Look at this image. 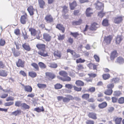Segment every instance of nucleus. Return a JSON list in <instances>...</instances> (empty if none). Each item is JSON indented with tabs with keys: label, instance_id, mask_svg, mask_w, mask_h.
Wrapping results in <instances>:
<instances>
[{
	"label": "nucleus",
	"instance_id": "1",
	"mask_svg": "<svg viewBox=\"0 0 124 124\" xmlns=\"http://www.w3.org/2000/svg\"><path fill=\"white\" fill-rule=\"evenodd\" d=\"M38 49L40 50L38 52V54L44 57L49 56L48 53L46 50V45L43 44H38L36 45Z\"/></svg>",
	"mask_w": 124,
	"mask_h": 124
},
{
	"label": "nucleus",
	"instance_id": "2",
	"mask_svg": "<svg viewBox=\"0 0 124 124\" xmlns=\"http://www.w3.org/2000/svg\"><path fill=\"white\" fill-rule=\"evenodd\" d=\"M29 31L31 32V35L36 36L37 38L38 39H40L41 37L40 31H37L35 29L31 27L29 28Z\"/></svg>",
	"mask_w": 124,
	"mask_h": 124
},
{
	"label": "nucleus",
	"instance_id": "3",
	"mask_svg": "<svg viewBox=\"0 0 124 124\" xmlns=\"http://www.w3.org/2000/svg\"><path fill=\"white\" fill-rule=\"evenodd\" d=\"M23 13L24 15L21 16L20 22L22 24H26L28 20L27 15L25 12H24Z\"/></svg>",
	"mask_w": 124,
	"mask_h": 124
},
{
	"label": "nucleus",
	"instance_id": "4",
	"mask_svg": "<svg viewBox=\"0 0 124 124\" xmlns=\"http://www.w3.org/2000/svg\"><path fill=\"white\" fill-rule=\"evenodd\" d=\"M62 16L65 19H67L69 17L68 15H66V14L69 11L68 9V7L66 5L62 7Z\"/></svg>",
	"mask_w": 124,
	"mask_h": 124
},
{
	"label": "nucleus",
	"instance_id": "5",
	"mask_svg": "<svg viewBox=\"0 0 124 124\" xmlns=\"http://www.w3.org/2000/svg\"><path fill=\"white\" fill-rule=\"evenodd\" d=\"M44 19L47 23H53L54 21V18L52 15L50 14L47 15L45 17Z\"/></svg>",
	"mask_w": 124,
	"mask_h": 124
},
{
	"label": "nucleus",
	"instance_id": "6",
	"mask_svg": "<svg viewBox=\"0 0 124 124\" xmlns=\"http://www.w3.org/2000/svg\"><path fill=\"white\" fill-rule=\"evenodd\" d=\"M123 17L122 16H116L113 18L114 22L116 24H119L122 22Z\"/></svg>",
	"mask_w": 124,
	"mask_h": 124
},
{
	"label": "nucleus",
	"instance_id": "7",
	"mask_svg": "<svg viewBox=\"0 0 124 124\" xmlns=\"http://www.w3.org/2000/svg\"><path fill=\"white\" fill-rule=\"evenodd\" d=\"M113 38V37L111 35L105 36L104 37L103 42L106 45H108L111 43Z\"/></svg>",
	"mask_w": 124,
	"mask_h": 124
},
{
	"label": "nucleus",
	"instance_id": "8",
	"mask_svg": "<svg viewBox=\"0 0 124 124\" xmlns=\"http://www.w3.org/2000/svg\"><path fill=\"white\" fill-rule=\"evenodd\" d=\"M96 9L99 10L103 11L104 8V4L100 2L99 1H97L96 3L95 4Z\"/></svg>",
	"mask_w": 124,
	"mask_h": 124
},
{
	"label": "nucleus",
	"instance_id": "9",
	"mask_svg": "<svg viewBox=\"0 0 124 124\" xmlns=\"http://www.w3.org/2000/svg\"><path fill=\"white\" fill-rule=\"evenodd\" d=\"M22 85L23 87V88L25 92L28 93H31L32 92V88L30 85H24L22 84Z\"/></svg>",
	"mask_w": 124,
	"mask_h": 124
},
{
	"label": "nucleus",
	"instance_id": "10",
	"mask_svg": "<svg viewBox=\"0 0 124 124\" xmlns=\"http://www.w3.org/2000/svg\"><path fill=\"white\" fill-rule=\"evenodd\" d=\"M45 75L46 78L49 80L53 79L55 78L56 77V76L54 74L50 72H46Z\"/></svg>",
	"mask_w": 124,
	"mask_h": 124
},
{
	"label": "nucleus",
	"instance_id": "11",
	"mask_svg": "<svg viewBox=\"0 0 124 124\" xmlns=\"http://www.w3.org/2000/svg\"><path fill=\"white\" fill-rule=\"evenodd\" d=\"M51 37L49 34L44 33L43 34V39L46 41L49 42L51 40Z\"/></svg>",
	"mask_w": 124,
	"mask_h": 124
},
{
	"label": "nucleus",
	"instance_id": "12",
	"mask_svg": "<svg viewBox=\"0 0 124 124\" xmlns=\"http://www.w3.org/2000/svg\"><path fill=\"white\" fill-rule=\"evenodd\" d=\"M16 63L17 66L18 67L23 68L24 67L25 62L23 61L21 59H19L18 61L16 62Z\"/></svg>",
	"mask_w": 124,
	"mask_h": 124
},
{
	"label": "nucleus",
	"instance_id": "13",
	"mask_svg": "<svg viewBox=\"0 0 124 124\" xmlns=\"http://www.w3.org/2000/svg\"><path fill=\"white\" fill-rule=\"evenodd\" d=\"M74 97L70 95H67V97H64L63 102H68L70 100H74Z\"/></svg>",
	"mask_w": 124,
	"mask_h": 124
},
{
	"label": "nucleus",
	"instance_id": "14",
	"mask_svg": "<svg viewBox=\"0 0 124 124\" xmlns=\"http://www.w3.org/2000/svg\"><path fill=\"white\" fill-rule=\"evenodd\" d=\"M99 25L97 23L94 22L91 24L90 29L92 31H95L99 27Z\"/></svg>",
	"mask_w": 124,
	"mask_h": 124
},
{
	"label": "nucleus",
	"instance_id": "15",
	"mask_svg": "<svg viewBox=\"0 0 124 124\" xmlns=\"http://www.w3.org/2000/svg\"><path fill=\"white\" fill-rule=\"evenodd\" d=\"M27 10L30 16H33L34 14V11L35 9L32 6H29L27 8Z\"/></svg>",
	"mask_w": 124,
	"mask_h": 124
},
{
	"label": "nucleus",
	"instance_id": "16",
	"mask_svg": "<svg viewBox=\"0 0 124 124\" xmlns=\"http://www.w3.org/2000/svg\"><path fill=\"white\" fill-rule=\"evenodd\" d=\"M38 4L39 8L44 9L45 7L46 3L44 0H38Z\"/></svg>",
	"mask_w": 124,
	"mask_h": 124
},
{
	"label": "nucleus",
	"instance_id": "17",
	"mask_svg": "<svg viewBox=\"0 0 124 124\" xmlns=\"http://www.w3.org/2000/svg\"><path fill=\"white\" fill-rule=\"evenodd\" d=\"M118 55V54L116 50H114L112 51L110 56V58L111 60H114Z\"/></svg>",
	"mask_w": 124,
	"mask_h": 124
},
{
	"label": "nucleus",
	"instance_id": "18",
	"mask_svg": "<svg viewBox=\"0 0 124 124\" xmlns=\"http://www.w3.org/2000/svg\"><path fill=\"white\" fill-rule=\"evenodd\" d=\"M88 116L89 118L94 120H96L97 119V114L93 112H89L88 114Z\"/></svg>",
	"mask_w": 124,
	"mask_h": 124
},
{
	"label": "nucleus",
	"instance_id": "19",
	"mask_svg": "<svg viewBox=\"0 0 124 124\" xmlns=\"http://www.w3.org/2000/svg\"><path fill=\"white\" fill-rule=\"evenodd\" d=\"M56 28L61 31L62 33H64V32L65 28L62 25L60 24H57L56 25Z\"/></svg>",
	"mask_w": 124,
	"mask_h": 124
},
{
	"label": "nucleus",
	"instance_id": "20",
	"mask_svg": "<svg viewBox=\"0 0 124 124\" xmlns=\"http://www.w3.org/2000/svg\"><path fill=\"white\" fill-rule=\"evenodd\" d=\"M11 50L13 55L15 57H18L20 55L21 53L20 51L16 50L14 47L12 48Z\"/></svg>",
	"mask_w": 124,
	"mask_h": 124
},
{
	"label": "nucleus",
	"instance_id": "21",
	"mask_svg": "<svg viewBox=\"0 0 124 124\" xmlns=\"http://www.w3.org/2000/svg\"><path fill=\"white\" fill-rule=\"evenodd\" d=\"M22 46L24 49L27 51H29L31 50V48L30 45L26 43L23 44L22 45Z\"/></svg>",
	"mask_w": 124,
	"mask_h": 124
},
{
	"label": "nucleus",
	"instance_id": "22",
	"mask_svg": "<svg viewBox=\"0 0 124 124\" xmlns=\"http://www.w3.org/2000/svg\"><path fill=\"white\" fill-rule=\"evenodd\" d=\"M69 5L71 10H74L77 5L76 1L74 0L72 3H70Z\"/></svg>",
	"mask_w": 124,
	"mask_h": 124
},
{
	"label": "nucleus",
	"instance_id": "23",
	"mask_svg": "<svg viewBox=\"0 0 124 124\" xmlns=\"http://www.w3.org/2000/svg\"><path fill=\"white\" fill-rule=\"evenodd\" d=\"M107 103L106 101H104L99 104L98 107L100 109H102L106 108L107 106Z\"/></svg>",
	"mask_w": 124,
	"mask_h": 124
},
{
	"label": "nucleus",
	"instance_id": "24",
	"mask_svg": "<svg viewBox=\"0 0 124 124\" xmlns=\"http://www.w3.org/2000/svg\"><path fill=\"white\" fill-rule=\"evenodd\" d=\"M8 75L7 71L3 70H0V76L3 77H6Z\"/></svg>",
	"mask_w": 124,
	"mask_h": 124
},
{
	"label": "nucleus",
	"instance_id": "25",
	"mask_svg": "<svg viewBox=\"0 0 124 124\" xmlns=\"http://www.w3.org/2000/svg\"><path fill=\"white\" fill-rule=\"evenodd\" d=\"M115 62L120 64H122L124 63V60L122 57L120 56L117 58Z\"/></svg>",
	"mask_w": 124,
	"mask_h": 124
},
{
	"label": "nucleus",
	"instance_id": "26",
	"mask_svg": "<svg viewBox=\"0 0 124 124\" xmlns=\"http://www.w3.org/2000/svg\"><path fill=\"white\" fill-rule=\"evenodd\" d=\"M92 10V9L90 8H89L86 9L85 13L87 16L89 17L91 16L93 14V13L91 11Z\"/></svg>",
	"mask_w": 124,
	"mask_h": 124
},
{
	"label": "nucleus",
	"instance_id": "27",
	"mask_svg": "<svg viewBox=\"0 0 124 124\" xmlns=\"http://www.w3.org/2000/svg\"><path fill=\"white\" fill-rule=\"evenodd\" d=\"M59 79H61L63 81H67L68 82L70 81L71 80V78L67 76L66 77H64L65 78H63L61 77H57Z\"/></svg>",
	"mask_w": 124,
	"mask_h": 124
},
{
	"label": "nucleus",
	"instance_id": "28",
	"mask_svg": "<svg viewBox=\"0 0 124 124\" xmlns=\"http://www.w3.org/2000/svg\"><path fill=\"white\" fill-rule=\"evenodd\" d=\"M82 22V20L81 19H79L78 21H73L72 22L73 25H79L81 24Z\"/></svg>",
	"mask_w": 124,
	"mask_h": 124
},
{
	"label": "nucleus",
	"instance_id": "29",
	"mask_svg": "<svg viewBox=\"0 0 124 124\" xmlns=\"http://www.w3.org/2000/svg\"><path fill=\"white\" fill-rule=\"evenodd\" d=\"M122 37L121 36L117 35L116 39V43L117 44H119L122 40Z\"/></svg>",
	"mask_w": 124,
	"mask_h": 124
},
{
	"label": "nucleus",
	"instance_id": "30",
	"mask_svg": "<svg viewBox=\"0 0 124 124\" xmlns=\"http://www.w3.org/2000/svg\"><path fill=\"white\" fill-rule=\"evenodd\" d=\"M21 108L22 109L24 110L28 109L30 108V107L26 103H22Z\"/></svg>",
	"mask_w": 124,
	"mask_h": 124
},
{
	"label": "nucleus",
	"instance_id": "31",
	"mask_svg": "<svg viewBox=\"0 0 124 124\" xmlns=\"http://www.w3.org/2000/svg\"><path fill=\"white\" fill-rule=\"evenodd\" d=\"M75 84L77 86H83L84 85V83L82 81L78 80L76 81Z\"/></svg>",
	"mask_w": 124,
	"mask_h": 124
},
{
	"label": "nucleus",
	"instance_id": "32",
	"mask_svg": "<svg viewBox=\"0 0 124 124\" xmlns=\"http://www.w3.org/2000/svg\"><path fill=\"white\" fill-rule=\"evenodd\" d=\"M59 74V75L64 77H66L68 75V73L66 71L64 70H61L60 71Z\"/></svg>",
	"mask_w": 124,
	"mask_h": 124
},
{
	"label": "nucleus",
	"instance_id": "33",
	"mask_svg": "<svg viewBox=\"0 0 124 124\" xmlns=\"http://www.w3.org/2000/svg\"><path fill=\"white\" fill-rule=\"evenodd\" d=\"M122 118L121 117H116V118L114 120V121L116 124H121V122L122 121Z\"/></svg>",
	"mask_w": 124,
	"mask_h": 124
},
{
	"label": "nucleus",
	"instance_id": "34",
	"mask_svg": "<svg viewBox=\"0 0 124 124\" xmlns=\"http://www.w3.org/2000/svg\"><path fill=\"white\" fill-rule=\"evenodd\" d=\"M113 93V90L112 89H108L106 90L104 92V93L105 94L108 95H110L112 94Z\"/></svg>",
	"mask_w": 124,
	"mask_h": 124
},
{
	"label": "nucleus",
	"instance_id": "35",
	"mask_svg": "<svg viewBox=\"0 0 124 124\" xmlns=\"http://www.w3.org/2000/svg\"><path fill=\"white\" fill-rule=\"evenodd\" d=\"M31 65L35 69V70L39 71V68L38 65L35 63H33L31 64Z\"/></svg>",
	"mask_w": 124,
	"mask_h": 124
},
{
	"label": "nucleus",
	"instance_id": "36",
	"mask_svg": "<svg viewBox=\"0 0 124 124\" xmlns=\"http://www.w3.org/2000/svg\"><path fill=\"white\" fill-rule=\"evenodd\" d=\"M34 110L38 112H43L44 111V109L43 106L41 107V108H40L39 107H37L34 109Z\"/></svg>",
	"mask_w": 124,
	"mask_h": 124
},
{
	"label": "nucleus",
	"instance_id": "37",
	"mask_svg": "<svg viewBox=\"0 0 124 124\" xmlns=\"http://www.w3.org/2000/svg\"><path fill=\"white\" fill-rule=\"evenodd\" d=\"M37 86L40 89H45L47 87L46 84L41 83L38 84Z\"/></svg>",
	"mask_w": 124,
	"mask_h": 124
},
{
	"label": "nucleus",
	"instance_id": "38",
	"mask_svg": "<svg viewBox=\"0 0 124 124\" xmlns=\"http://www.w3.org/2000/svg\"><path fill=\"white\" fill-rule=\"evenodd\" d=\"M38 65L40 68L41 69H44L46 68V65L43 63L42 62H39Z\"/></svg>",
	"mask_w": 124,
	"mask_h": 124
},
{
	"label": "nucleus",
	"instance_id": "39",
	"mask_svg": "<svg viewBox=\"0 0 124 124\" xmlns=\"http://www.w3.org/2000/svg\"><path fill=\"white\" fill-rule=\"evenodd\" d=\"M79 34L78 32H70V35L72 36L73 37L75 38H76L78 37V36L79 35Z\"/></svg>",
	"mask_w": 124,
	"mask_h": 124
},
{
	"label": "nucleus",
	"instance_id": "40",
	"mask_svg": "<svg viewBox=\"0 0 124 124\" xmlns=\"http://www.w3.org/2000/svg\"><path fill=\"white\" fill-rule=\"evenodd\" d=\"M29 75L32 78H34L37 76L36 73L33 71H30L28 72Z\"/></svg>",
	"mask_w": 124,
	"mask_h": 124
},
{
	"label": "nucleus",
	"instance_id": "41",
	"mask_svg": "<svg viewBox=\"0 0 124 124\" xmlns=\"http://www.w3.org/2000/svg\"><path fill=\"white\" fill-rule=\"evenodd\" d=\"M54 55L55 57L60 58L61 57V54L58 51H55L54 52Z\"/></svg>",
	"mask_w": 124,
	"mask_h": 124
},
{
	"label": "nucleus",
	"instance_id": "42",
	"mask_svg": "<svg viewBox=\"0 0 124 124\" xmlns=\"http://www.w3.org/2000/svg\"><path fill=\"white\" fill-rule=\"evenodd\" d=\"M77 69L78 71H82L84 69V67L83 65L80 64L77 65Z\"/></svg>",
	"mask_w": 124,
	"mask_h": 124
},
{
	"label": "nucleus",
	"instance_id": "43",
	"mask_svg": "<svg viewBox=\"0 0 124 124\" xmlns=\"http://www.w3.org/2000/svg\"><path fill=\"white\" fill-rule=\"evenodd\" d=\"M89 94L88 93H85L82 95L81 97L83 99L87 100L89 98Z\"/></svg>",
	"mask_w": 124,
	"mask_h": 124
},
{
	"label": "nucleus",
	"instance_id": "44",
	"mask_svg": "<svg viewBox=\"0 0 124 124\" xmlns=\"http://www.w3.org/2000/svg\"><path fill=\"white\" fill-rule=\"evenodd\" d=\"M49 65V67L52 68H56L58 66L57 64L55 62L50 63Z\"/></svg>",
	"mask_w": 124,
	"mask_h": 124
},
{
	"label": "nucleus",
	"instance_id": "45",
	"mask_svg": "<svg viewBox=\"0 0 124 124\" xmlns=\"http://www.w3.org/2000/svg\"><path fill=\"white\" fill-rule=\"evenodd\" d=\"M102 78L103 79L106 80L109 79L110 77V75L109 74H105L102 75Z\"/></svg>",
	"mask_w": 124,
	"mask_h": 124
},
{
	"label": "nucleus",
	"instance_id": "46",
	"mask_svg": "<svg viewBox=\"0 0 124 124\" xmlns=\"http://www.w3.org/2000/svg\"><path fill=\"white\" fill-rule=\"evenodd\" d=\"M102 24L104 26H108V20L105 19H104L102 22Z\"/></svg>",
	"mask_w": 124,
	"mask_h": 124
},
{
	"label": "nucleus",
	"instance_id": "47",
	"mask_svg": "<svg viewBox=\"0 0 124 124\" xmlns=\"http://www.w3.org/2000/svg\"><path fill=\"white\" fill-rule=\"evenodd\" d=\"M67 42L69 43L72 44L74 42V40L73 38L70 37L68 38L67 40Z\"/></svg>",
	"mask_w": 124,
	"mask_h": 124
},
{
	"label": "nucleus",
	"instance_id": "48",
	"mask_svg": "<svg viewBox=\"0 0 124 124\" xmlns=\"http://www.w3.org/2000/svg\"><path fill=\"white\" fill-rule=\"evenodd\" d=\"M62 86V85L59 83H57L54 85L55 89H57L61 88Z\"/></svg>",
	"mask_w": 124,
	"mask_h": 124
},
{
	"label": "nucleus",
	"instance_id": "49",
	"mask_svg": "<svg viewBox=\"0 0 124 124\" xmlns=\"http://www.w3.org/2000/svg\"><path fill=\"white\" fill-rule=\"evenodd\" d=\"M6 66L4 63L2 61H0V69H4Z\"/></svg>",
	"mask_w": 124,
	"mask_h": 124
},
{
	"label": "nucleus",
	"instance_id": "50",
	"mask_svg": "<svg viewBox=\"0 0 124 124\" xmlns=\"http://www.w3.org/2000/svg\"><path fill=\"white\" fill-rule=\"evenodd\" d=\"M120 79L118 78H113L111 80V82L114 83H117L119 82Z\"/></svg>",
	"mask_w": 124,
	"mask_h": 124
},
{
	"label": "nucleus",
	"instance_id": "51",
	"mask_svg": "<svg viewBox=\"0 0 124 124\" xmlns=\"http://www.w3.org/2000/svg\"><path fill=\"white\" fill-rule=\"evenodd\" d=\"M21 112L20 110H17L16 111L13 112L12 114H13L16 116L18 115H19L20 114Z\"/></svg>",
	"mask_w": 124,
	"mask_h": 124
},
{
	"label": "nucleus",
	"instance_id": "52",
	"mask_svg": "<svg viewBox=\"0 0 124 124\" xmlns=\"http://www.w3.org/2000/svg\"><path fill=\"white\" fill-rule=\"evenodd\" d=\"M22 103H21V102L20 101H17L15 102V105L18 107H21Z\"/></svg>",
	"mask_w": 124,
	"mask_h": 124
},
{
	"label": "nucleus",
	"instance_id": "53",
	"mask_svg": "<svg viewBox=\"0 0 124 124\" xmlns=\"http://www.w3.org/2000/svg\"><path fill=\"white\" fill-rule=\"evenodd\" d=\"M95 91V87H92L88 89L87 90V91L93 93Z\"/></svg>",
	"mask_w": 124,
	"mask_h": 124
},
{
	"label": "nucleus",
	"instance_id": "54",
	"mask_svg": "<svg viewBox=\"0 0 124 124\" xmlns=\"http://www.w3.org/2000/svg\"><path fill=\"white\" fill-rule=\"evenodd\" d=\"M74 89L77 92L81 91L82 90L81 87H78L76 86H73Z\"/></svg>",
	"mask_w": 124,
	"mask_h": 124
},
{
	"label": "nucleus",
	"instance_id": "55",
	"mask_svg": "<svg viewBox=\"0 0 124 124\" xmlns=\"http://www.w3.org/2000/svg\"><path fill=\"white\" fill-rule=\"evenodd\" d=\"M85 60L84 59H82L81 58H79L76 60V62L77 63H82L84 62Z\"/></svg>",
	"mask_w": 124,
	"mask_h": 124
},
{
	"label": "nucleus",
	"instance_id": "56",
	"mask_svg": "<svg viewBox=\"0 0 124 124\" xmlns=\"http://www.w3.org/2000/svg\"><path fill=\"white\" fill-rule=\"evenodd\" d=\"M6 42L5 40L2 38L0 39V46H3L5 44Z\"/></svg>",
	"mask_w": 124,
	"mask_h": 124
},
{
	"label": "nucleus",
	"instance_id": "57",
	"mask_svg": "<svg viewBox=\"0 0 124 124\" xmlns=\"http://www.w3.org/2000/svg\"><path fill=\"white\" fill-rule=\"evenodd\" d=\"M105 13L103 12V11L100 12L98 14V16L101 18H102L105 15Z\"/></svg>",
	"mask_w": 124,
	"mask_h": 124
},
{
	"label": "nucleus",
	"instance_id": "58",
	"mask_svg": "<svg viewBox=\"0 0 124 124\" xmlns=\"http://www.w3.org/2000/svg\"><path fill=\"white\" fill-rule=\"evenodd\" d=\"M122 94L121 92L119 91H115L114 93V95L116 96H119Z\"/></svg>",
	"mask_w": 124,
	"mask_h": 124
},
{
	"label": "nucleus",
	"instance_id": "59",
	"mask_svg": "<svg viewBox=\"0 0 124 124\" xmlns=\"http://www.w3.org/2000/svg\"><path fill=\"white\" fill-rule=\"evenodd\" d=\"M118 102L120 104H123L124 103V97H122L119 98L118 101Z\"/></svg>",
	"mask_w": 124,
	"mask_h": 124
},
{
	"label": "nucleus",
	"instance_id": "60",
	"mask_svg": "<svg viewBox=\"0 0 124 124\" xmlns=\"http://www.w3.org/2000/svg\"><path fill=\"white\" fill-rule=\"evenodd\" d=\"M65 87L69 89H71L73 88V86L70 84H66L65 85Z\"/></svg>",
	"mask_w": 124,
	"mask_h": 124
},
{
	"label": "nucleus",
	"instance_id": "61",
	"mask_svg": "<svg viewBox=\"0 0 124 124\" xmlns=\"http://www.w3.org/2000/svg\"><path fill=\"white\" fill-rule=\"evenodd\" d=\"M114 86V85L113 84H109L107 85V88L109 89H112Z\"/></svg>",
	"mask_w": 124,
	"mask_h": 124
},
{
	"label": "nucleus",
	"instance_id": "62",
	"mask_svg": "<svg viewBox=\"0 0 124 124\" xmlns=\"http://www.w3.org/2000/svg\"><path fill=\"white\" fill-rule=\"evenodd\" d=\"M64 38V35H62L60 34L58 36V39L59 40H62Z\"/></svg>",
	"mask_w": 124,
	"mask_h": 124
},
{
	"label": "nucleus",
	"instance_id": "63",
	"mask_svg": "<svg viewBox=\"0 0 124 124\" xmlns=\"http://www.w3.org/2000/svg\"><path fill=\"white\" fill-rule=\"evenodd\" d=\"M14 104L13 102H9L5 103L4 105L5 106H9L13 105Z\"/></svg>",
	"mask_w": 124,
	"mask_h": 124
},
{
	"label": "nucleus",
	"instance_id": "64",
	"mask_svg": "<svg viewBox=\"0 0 124 124\" xmlns=\"http://www.w3.org/2000/svg\"><path fill=\"white\" fill-rule=\"evenodd\" d=\"M86 124H94V121L91 120H87L86 122Z\"/></svg>",
	"mask_w": 124,
	"mask_h": 124
}]
</instances>
